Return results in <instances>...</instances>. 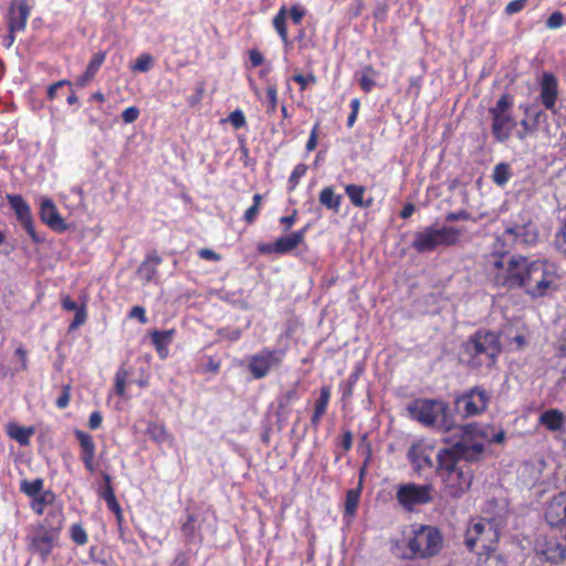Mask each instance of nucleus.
I'll return each mask as SVG.
<instances>
[{"mask_svg":"<svg viewBox=\"0 0 566 566\" xmlns=\"http://www.w3.org/2000/svg\"><path fill=\"white\" fill-rule=\"evenodd\" d=\"M525 2L526 0H513L506 6L505 12L507 14L520 12L525 7Z\"/></svg>","mask_w":566,"mask_h":566,"instance_id":"61","label":"nucleus"},{"mask_svg":"<svg viewBox=\"0 0 566 566\" xmlns=\"http://www.w3.org/2000/svg\"><path fill=\"white\" fill-rule=\"evenodd\" d=\"M543 112H536L533 115L532 122L528 118L521 120L522 129L517 132L516 136L520 140H525L528 135H533L537 130L538 120L543 116Z\"/></svg>","mask_w":566,"mask_h":566,"instance_id":"32","label":"nucleus"},{"mask_svg":"<svg viewBox=\"0 0 566 566\" xmlns=\"http://www.w3.org/2000/svg\"><path fill=\"white\" fill-rule=\"evenodd\" d=\"M306 170L307 166L304 164H298L297 166H295L289 179V184L291 185L292 189L296 187L300 179L305 175Z\"/></svg>","mask_w":566,"mask_h":566,"instance_id":"48","label":"nucleus"},{"mask_svg":"<svg viewBox=\"0 0 566 566\" xmlns=\"http://www.w3.org/2000/svg\"><path fill=\"white\" fill-rule=\"evenodd\" d=\"M501 350L500 336L490 331H478L463 344L465 364L473 369L493 367Z\"/></svg>","mask_w":566,"mask_h":566,"instance_id":"1","label":"nucleus"},{"mask_svg":"<svg viewBox=\"0 0 566 566\" xmlns=\"http://www.w3.org/2000/svg\"><path fill=\"white\" fill-rule=\"evenodd\" d=\"M64 85H71V82L67 80H61V81H57L56 83L50 85L48 87L49 99H51V101L54 99L57 96L59 88L63 87Z\"/></svg>","mask_w":566,"mask_h":566,"instance_id":"56","label":"nucleus"},{"mask_svg":"<svg viewBox=\"0 0 566 566\" xmlns=\"http://www.w3.org/2000/svg\"><path fill=\"white\" fill-rule=\"evenodd\" d=\"M535 549L547 562L559 563L566 557V546L557 537H541L536 541Z\"/></svg>","mask_w":566,"mask_h":566,"instance_id":"18","label":"nucleus"},{"mask_svg":"<svg viewBox=\"0 0 566 566\" xmlns=\"http://www.w3.org/2000/svg\"><path fill=\"white\" fill-rule=\"evenodd\" d=\"M408 547L415 556L430 557L440 552L442 536L438 528L420 525L412 531V536L408 538Z\"/></svg>","mask_w":566,"mask_h":566,"instance_id":"10","label":"nucleus"},{"mask_svg":"<svg viewBox=\"0 0 566 566\" xmlns=\"http://www.w3.org/2000/svg\"><path fill=\"white\" fill-rule=\"evenodd\" d=\"M74 434L81 447V460L86 470L93 473L95 471V443L93 438L82 430H75Z\"/></svg>","mask_w":566,"mask_h":566,"instance_id":"21","label":"nucleus"},{"mask_svg":"<svg viewBox=\"0 0 566 566\" xmlns=\"http://www.w3.org/2000/svg\"><path fill=\"white\" fill-rule=\"evenodd\" d=\"M306 229L293 232L290 235L282 237L275 241V253L283 254L292 251L304 240Z\"/></svg>","mask_w":566,"mask_h":566,"instance_id":"25","label":"nucleus"},{"mask_svg":"<svg viewBox=\"0 0 566 566\" xmlns=\"http://www.w3.org/2000/svg\"><path fill=\"white\" fill-rule=\"evenodd\" d=\"M54 523L49 527L39 525L31 536L30 547L39 553L43 559L48 557L53 548V542L62 528V516L60 513L53 514Z\"/></svg>","mask_w":566,"mask_h":566,"instance_id":"12","label":"nucleus"},{"mask_svg":"<svg viewBox=\"0 0 566 566\" xmlns=\"http://www.w3.org/2000/svg\"><path fill=\"white\" fill-rule=\"evenodd\" d=\"M484 554L486 555L485 566H507L506 559L501 554H496L494 551Z\"/></svg>","mask_w":566,"mask_h":566,"instance_id":"47","label":"nucleus"},{"mask_svg":"<svg viewBox=\"0 0 566 566\" xmlns=\"http://www.w3.org/2000/svg\"><path fill=\"white\" fill-rule=\"evenodd\" d=\"M30 15V7L25 1H21L15 10L11 11L10 29L11 31H22L25 28Z\"/></svg>","mask_w":566,"mask_h":566,"instance_id":"26","label":"nucleus"},{"mask_svg":"<svg viewBox=\"0 0 566 566\" xmlns=\"http://www.w3.org/2000/svg\"><path fill=\"white\" fill-rule=\"evenodd\" d=\"M33 433L34 429L32 427L25 428L18 424H9L8 427V434L21 446H28Z\"/></svg>","mask_w":566,"mask_h":566,"instance_id":"31","label":"nucleus"},{"mask_svg":"<svg viewBox=\"0 0 566 566\" xmlns=\"http://www.w3.org/2000/svg\"><path fill=\"white\" fill-rule=\"evenodd\" d=\"M461 433V440L465 441L468 444L472 443H481L480 441H474L475 438H479V430H468V424L459 427Z\"/></svg>","mask_w":566,"mask_h":566,"instance_id":"49","label":"nucleus"},{"mask_svg":"<svg viewBox=\"0 0 566 566\" xmlns=\"http://www.w3.org/2000/svg\"><path fill=\"white\" fill-rule=\"evenodd\" d=\"M434 492V486L431 483H401L397 486L396 500L405 511L412 512L417 506L432 503Z\"/></svg>","mask_w":566,"mask_h":566,"instance_id":"9","label":"nucleus"},{"mask_svg":"<svg viewBox=\"0 0 566 566\" xmlns=\"http://www.w3.org/2000/svg\"><path fill=\"white\" fill-rule=\"evenodd\" d=\"M199 256L203 260H211V261H220L221 256L220 254L216 253L214 251L203 248L199 250Z\"/></svg>","mask_w":566,"mask_h":566,"instance_id":"63","label":"nucleus"},{"mask_svg":"<svg viewBox=\"0 0 566 566\" xmlns=\"http://www.w3.org/2000/svg\"><path fill=\"white\" fill-rule=\"evenodd\" d=\"M71 538L77 545H84L87 542V534L80 524H74L71 527Z\"/></svg>","mask_w":566,"mask_h":566,"instance_id":"46","label":"nucleus"},{"mask_svg":"<svg viewBox=\"0 0 566 566\" xmlns=\"http://www.w3.org/2000/svg\"><path fill=\"white\" fill-rule=\"evenodd\" d=\"M105 56H106V54L104 52H102V51H99V52L94 54V56L92 57V60L90 61V63H88V65L86 67V71L77 80V84L80 86H85L88 82H91L94 78L96 72L98 71V69L103 64V62L105 60Z\"/></svg>","mask_w":566,"mask_h":566,"instance_id":"29","label":"nucleus"},{"mask_svg":"<svg viewBox=\"0 0 566 566\" xmlns=\"http://www.w3.org/2000/svg\"><path fill=\"white\" fill-rule=\"evenodd\" d=\"M511 166L506 163H500L493 169L492 179L497 186H504L511 178Z\"/></svg>","mask_w":566,"mask_h":566,"instance_id":"35","label":"nucleus"},{"mask_svg":"<svg viewBox=\"0 0 566 566\" xmlns=\"http://www.w3.org/2000/svg\"><path fill=\"white\" fill-rule=\"evenodd\" d=\"M541 99L547 109H553L557 99V81L551 73H544L541 82Z\"/></svg>","mask_w":566,"mask_h":566,"instance_id":"22","label":"nucleus"},{"mask_svg":"<svg viewBox=\"0 0 566 566\" xmlns=\"http://www.w3.org/2000/svg\"><path fill=\"white\" fill-rule=\"evenodd\" d=\"M564 21L565 20L563 13L559 11H555L548 17L546 21V27L548 29H557L564 24Z\"/></svg>","mask_w":566,"mask_h":566,"instance_id":"51","label":"nucleus"},{"mask_svg":"<svg viewBox=\"0 0 566 566\" xmlns=\"http://www.w3.org/2000/svg\"><path fill=\"white\" fill-rule=\"evenodd\" d=\"M490 401L488 392L474 387L455 399L457 406L463 405L464 415L472 417L485 411Z\"/></svg>","mask_w":566,"mask_h":566,"instance_id":"17","label":"nucleus"},{"mask_svg":"<svg viewBox=\"0 0 566 566\" xmlns=\"http://www.w3.org/2000/svg\"><path fill=\"white\" fill-rule=\"evenodd\" d=\"M196 521L197 520L193 514H188L187 520L181 525V532L189 542H193L198 537Z\"/></svg>","mask_w":566,"mask_h":566,"instance_id":"39","label":"nucleus"},{"mask_svg":"<svg viewBox=\"0 0 566 566\" xmlns=\"http://www.w3.org/2000/svg\"><path fill=\"white\" fill-rule=\"evenodd\" d=\"M443 492L451 497L459 499L469 491L472 484L473 474L471 469L460 470L449 475L439 476Z\"/></svg>","mask_w":566,"mask_h":566,"instance_id":"16","label":"nucleus"},{"mask_svg":"<svg viewBox=\"0 0 566 566\" xmlns=\"http://www.w3.org/2000/svg\"><path fill=\"white\" fill-rule=\"evenodd\" d=\"M360 497V489H350L346 493L345 514L354 515Z\"/></svg>","mask_w":566,"mask_h":566,"instance_id":"38","label":"nucleus"},{"mask_svg":"<svg viewBox=\"0 0 566 566\" xmlns=\"http://www.w3.org/2000/svg\"><path fill=\"white\" fill-rule=\"evenodd\" d=\"M283 357V350L263 349L250 358L248 368L255 379H261L265 377L272 368L280 366Z\"/></svg>","mask_w":566,"mask_h":566,"instance_id":"14","label":"nucleus"},{"mask_svg":"<svg viewBox=\"0 0 566 566\" xmlns=\"http://www.w3.org/2000/svg\"><path fill=\"white\" fill-rule=\"evenodd\" d=\"M218 335H220L223 338H227L231 342L238 340L241 336V331L239 328H220L218 331Z\"/></svg>","mask_w":566,"mask_h":566,"instance_id":"52","label":"nucleus"},{"mask_svg":"<svg viewBox=\"0 0 566 566\" xmlns=\"http://www.w3.org/2000/svg\"><path fill=\"white\" fill-rule=\"evenodd\" d=\"M70 398H71V386L65 385L63 387L61 396L56 399V406L60 409L66 408L69 406Z\"/></svg>","mask_w":566,"mask_h":566,"instance_id":"54","label":"nucleus"},{"mask_svg":"<svg viewBox=\"0 0 566 566\" xmlns=\"http://www.w3.org/2000/svg\"><path fill=\"white\" fill-rule=\"evenodd\" d=\"M154 65V59L150 54H142L133 65V71L147 72Z\"/></svg>","mask_w":566,"mask_h":566,"instance_id":"42","label":"nucleus"},{"mask_svg":"<svg viewBox=\"0 0 566 566\" xmlns=\"http://www.w3.org/2000/svg\"><path fill=\"white\" fill-rule=\"evenodd\" d=\"M555 245L558 251L566 254V219L562 221L555 235Z\"/></svg>","mask_w":566,"mask_h":566,"instance_id":"45","label":"nucleus"},{"mask_svg":"<svg viewBox=\"0 0 566 566\" xmlns=\"http://www.w3.org/2000/svg\"><path fill=\"white\" fill-rule=\"evenodd\" d=\"M259 207H256V205H252L244 213V220L248 222V223H253L258 213H259Z\"/></svg>","mask_w":566,"mask_h":566,"instance_id":"64","label":"nucleus"},{"mask_svg":"<svg viewBox=\"0 0 566 566\" xmlns=\"http://www.w3.org/2000/svg\"><path fill=\"white\" fill-rule=\"evenodd\" d=\"M86 319V311L84 306H81L78 310L75 311V316L73 322L70 325V329H76L81 325L85 323Z\"/></svg>","mask_w":566,"mask_h":566,"instance_id":"55","label":"nucleus"},{"mask_svg":"<svg viewBox=\"0 0 566 566\" xmlns=\"http://www.w3.org/2000/svg\"><path fill=\"white\" fill-rule=\"evenodd\" d=\"M544 517L552 527L563 531L566 539V490L549 497L545 504Z\"/></svg>","mask_w":566,"mask_h":566,"instance_id":"13","label":"nucleus"},{"mask_svg":"<svg viewBox=\"0 0 566 566\" xmlns=\"http://www.w3.org/2000/svg\"><path fill=\"white\" fill-rule=\"evenodd\" d=\"M128 316L130 318H137L142 324H146L147 323V317H146V312H145V308L143 306H134Z\"/></svg>","mask_w":566,"mask_h":566,"instance_id":"57","label":"nucleus"},{"mask_svg":"<svg viewBox=\"0 0 566 566\" xmlns=\"http://www.w3.org/2000/svg\"><path fill=\"white\" fill-rule=\"evenodd\" d=\"M9 203L11 208L14 210L18 220L21 226L25 229L29 235L32 238L34 242H41L42 239L39 238L35 233L31 210L29 205L23 200V198L19 195H9L8 196Z\"/></svg>","mask_w":566,"mask_h":566,"instance_id":"19","label":"nucleus"},{"mask_svg":"<svg viewBox=\"0 0 566 566\" xmlns=\"http://www.w3.org/2000/svg\"><path fill=\"white\" fill-rule=\"evenodd\" d=\"M175 329L154 331L150 333L151 342L160 358H166L168 355V345L172 340Z\"/></svg>","mask_w":566,"mask_h":566,"instance_id":"24","label":"nucleus"},{"mask_svg":"<svg viewBox=\"0 0 566 566\" xmlns=\"http://www.w3.org/2000/svg\"><path fill=\"white\" fill-rule=\"evenodd\" d=\"M40 217L44 223L57 232H63L67 229L65 221L60 216L51 199L42 200L40 206Z\"/></svg>","mask_w":566,"mask_h":566,"instance_id":"20","label":"nucleus"},{"mask_svg":"<svg viewBox=\"0 0 566 566\" xmlns=\"http://www.w3.org/2000/svg\"><path fill=\"white\" fill-rule=\"evenodd\" d=\"M468 430H479V438H481L482 441H491L493 428L486 424L481 423H468Z\"/></svg>","mask_w":566,"mask_h":566,"instance_id":"43","label":"nucleus"},{"mask_svg":"<svg viewBox=\"0 0 566 566\" xmlns=\"http://www.w3.org/2000/svg\"><path fill=\"white\" fill-rule=\"evenodd\" d=\"M138 116H139V109L136 106L127 107L122 113V119L126 124L134 123L135 120H137Z\"/></svg>","mask_w":566,"mask_h":566,"instance_id":"53","label":"nucleus"},{"mask_svg":"<svg viewBox=\"0 0 566 566\" xmlns=\"http://www.w3.org/2000/svg\"><path fill=\"white\" fill-rule=\"evenodd\" d=\"M365 187L359 185H347L345 187V192L348 196L350 202L358 208H369L373 203V199L364 200Z\"/></svg>","mask_w":566,"mask_h":566,"instance_id":"28","label":"nucleus"},{"mask_svg":"<svg viewBox=\"0 0 566 566\" xmlns=\"http://www.w3.org/2000/svg\"><path fill=\"white\" fill-rule=\"evenodd\" d=\"M54 494L50 491L43 492L42 494L33 497L31 507L32 510L41 515L43 514L44 506L51 504L54 501Z\"/></svg>","mask_w":566,"mask_h":566,"instance_id":"37","label":"nucleus"},{"mask_svg":"<svg viewBox=\"0 0 566 566\" xmlns=\"http://www.w3.org/2000/svg\"><path fill=\"white\" fill-rule=\"evenodd\" d=\"M128 377V371L124 368H119L115 375V392L118 396L125 395V385Z\"/></svg>","mask_w":566,"mask_h":566,"instance_id":"44","label":"nucleus"},{"mask_svg":"<svg viewBox=\"0 0 566 566\" xmlns=\"http://www.w3.org/2000/svg\"><path fill=\"white\" fill-rule=\"evenodd\" d=\"M147 433L157 442H165L169 439V434L165 427L159 423L151 422L148 424Z\"/></svg>","mask_w":566,"mask_h":566,"instance_id":"40","label":"nucleus"},{"mask_svg":"<svg viewBox=\"0 0 566 566\" xmlns=\"http://www.w3.org/2000/svg\"><path fill=\"white\" fill-rule=\"evenodd\" d=\"M433 451L434 447L424 440H418L409 447L407 458L418 474L426 469L436 468L432 460Z\"/></svg>","mask_w":566,"mask_h":566,"instance_id":"15","label":"nucleus"},{"mask_svg":"<svg viewBox=\"0 0 566 566\" xmlns=\"http://www.w3.org/2000/svg\"><path fill=\"white\" fill-rule=\"evenodd\" d=\"M43 489V480L35 479L33 481L23 480L20 484V490L28 496L35 497L41 494Z\"/></svg>","mask_w":566,"mask_h":566,"instance_id":"36","label":"nucleus"},{"mask_svg":"<svg viewBox=\"0 0 566 566\" xmlns=\"http://www.w3.org/2000/svg\"><path fill=\"white\" fill-rule=\"evenodd\" d=\"M461 235L462 231L454 227H427L413 234L411 247L419 253H428L440 247L455 244Z\"/></svg>","mask_w":566,"mask_h":566,"instance_id":"7","label":"nucleus"},{"mask_svg":"<svg viewBox=\"0 0 566 566\" xmlns=\"http://www.w3.org/2000/svg\"><path fill=\"white\" fill-rule=\"evenodd\" d=\"M484 451V444L459 441L451 447L440 449L436 454L438 476L470 469L468 462L475 461Z\"/></svg>","mask_w":566,"mask_h":566,"instance_id":"2","label":"nucleus"},{"mask_svg":"<svg viewBox=\"0 0 566 566\" xmlns=\"http://www.w3.org/2000/svg\"><path fill=\"white\" fill-rule=\"evenodd\" d=\"M293 81H295L297 84H300L301 90H305L308 83H315L316 78L313 74H310L308 76H304L302 74H295L293 76Z\"/></svg>","mask_w":566,"mask_h":566,"instance_id":"59","label":"nucleus"},{"mask_svg":"<svg viewBox=\"0 0 566 566\" xmlns=\"http://www.w3.org/2000/svg\"><path fill=\"white\" fill-rule=\"evenodd\" d=\"M538 233L535 224L528 219H522V222H513L496 237L493 243L492 260L497 255H510L512 249L525 248L535 244Z\"/></svg>","mask_w":566,"mask_h":566,"instance_id":"4","label":"nucleus"},{"mask_svg":"<svg viewBox=\"0 0 566 566\" xmlns=\"http://www.w3.org/2000/svg\"><path fill=\"white\" fill-rule=\"evenodd\" d=\"M229 120L235 128H241L245 124V118L241 111L232 112L229 116Z\"/></svg>","mask_w":566,"mask_h":566,"instance_id":"58","label":"nucleus"},{"mask_svg":"<svg viewBox=\"0 0 566 566\" xmlns=\"http://www.w3.org/2000/svg\"><path fill=\"white\" fill-rule=\"evenodd\" d=\"M329 397H331L329 387H323L321 389L318 399L315 401L314 411L325 415L327 406H328Z\"/></svg>","mask_w":566,"mask_h":566,"instance_id":"41","label":"nucleus"},{"mask_svg":"<svg viewBox=\"0 0 566 566\" xmlns=\"http://www.w3.org/2000/svg\"><path fill=\"white\" fill-rule=\"evenodd\" d=\"M527 258L520 254L497 255L491 261L490 275L493 284L505 290L520 289Z\"/></svg>","mask_w":566,"mask_h":566,"instance_id":"6","label":"nucleus"},{"mask_svg":"<svg viewBox=\"0 0 566 566\" xmlns=\"http://www.w3.org/2000/svg\"><path fill=\"white\" fill-rule=\"evenodd\" d=\"M497 541L499 532L492 522L480 520L478 522H473L467 530L464 544L471 552L480 545L482 552H479V555L482 556L483 553L494 551Z\"/></svg>","mask_w":566,"mask_h":566,"instance_id":"11","label":"nucleus"},{"mask_svg":"<svg viewBox=\"0 0 566 566\" xmlns=\"http://www.w3.org/2000/svg\"><path fill=\"white\" fill-rule=\"evenodd\" d=\"M286 8L282 7L277 14L273 19V27L279 33L281 40L284 43L289 42L287 29H286Z\"/></svg>","mask_w":566,"mask_h":566,"instance_id":"33","label":"nucleus"},{"mask_svg":"<svg viewBox=\"0 0 566 566\" xmlns=\"http://www.w3.org/2000/svg\"><path fill=\"white\" fill-rule=\"evenodd\" d=\"M409 415L426 427L449 432L457 428L453 416L446 402L433 399H419L408 406Z\"/></svg>","mask_w":566,"mask_h":566,"instance_id":"3","label":"nucleus"},{"mask_svg":"<svg viewBox=\"0 0 566 566\" xmlns=\"http://www.w3.org/2000/svg\"><path fill=\"white\" fill-rule=\"evenodd\" d=\"M512 109L513 97L509 94L502 95L495 105L489 109L492 117V135L499 143L509 140L516 126Z\"/></svg>","mask_w":566,"mask_h":566,"instance_id":"8","label":"nucleus"},{"mask_svg":"<svg viewBox=\"0 0 566 566\" xmlns=\"http://www.w3.org/2000/svg\"><path fill=\"white\" fill-rule=\"evenodd\" d=\"M318 124H315L306 143V150L312 151L317 146Z\"/></svg>","mask_w":566,"mask_h":566,"instance_id":"60","label":"nucleus"},{"mask_svg":"<svg viewBox=\"0 0 566 566\" xmlns=\"http://www.w3.org/2000/svg\"><path fill=\"white\" fill-rule=\"evenodd\" d=\"M161 258L157 254H150L138 268V275L146 282H150L157 274V266L160 264Z\"/></svg>","mask_w":566,"mask_h":566,"instance_id":"27","label":"nucleus"},{"mask_svg":"<svg viewBox=\"0 0 566 566\" xmlns=\"http://www.w3.org/2000/svg\"><path fill=\"white\" fill-rule=\"evenodd\" d=\"M297 399V384L285 391L277 401V415H285L293 400Z\"/></svg>","mask_w":566,"mask_h":566,"instance_id":"34","label":"nucleus"},{"mask_svg":"<svg viewBox=\"0 0 566 566\" xmlns=\"http://www.w3.org/2000/svg\"><path fill=\"white\" fill-rule=\"evenodd\" d=\"M266 97H268V113H274L277 105V93L275 85H270L266 88Z\"/></svg>","mask_w":566,"mask_h":566,"instance_id":"50","label":"nucleus"},{"mask_svg":"<svg viewBox=\"0 0 566 566\" xmlns=\"http://www.w3.org/2000/svg\"><path fill=\"white\" fill-rule=\"evenodd\" d=\"M566 418L558 409H549L539 416V423L549 431H559L565 424Z\"/></svg>","mask_w":566,"mask_h":566,"instance_id":"23","label":"nucleus"},{"mask_svg":"<svg viewBox=\"0 0 566 566\" xmlns=\"http://www.w3.org/2000/svg\"><path fill=\"white\" fill-rule=\"evenodd\" d=\"M556 279L557 275L547 261L527 258L520 289L531 298L543 297L553 289Z\"/></svg>","mask_w":566,"mask_h":566,"instance_id":"5","label":"nucleus"},{"mask_svg":"<svg viewBox=\"0 0 566 566\" xmlns=\"http://www.w3.org/2000/svg\"><path fill=\"white\" fill-rule=\"evenodd\" d=\"M304 15L305 11L301 9L298 6H293L290 9V17L295 24H300Z\"/></svg>","mask_w":566,"mask_h":566,"instance_id":"62","label":"nucleus"},{"mask_svg":"<svg viewBox=\"0 0 566 566\" xmlns=\"http://www.w3.org/2000/svg\"><path fill=\"white\" fill-rule=\"evenodd\" d=\"M318 201L325 208L337 213L340 209L342 196L336 195L332 187H325L319 192Z\"/></svg>","mask_w":566,"mask_h":566,"instance_id":"30","label":"nucleus"}]
</instances>
